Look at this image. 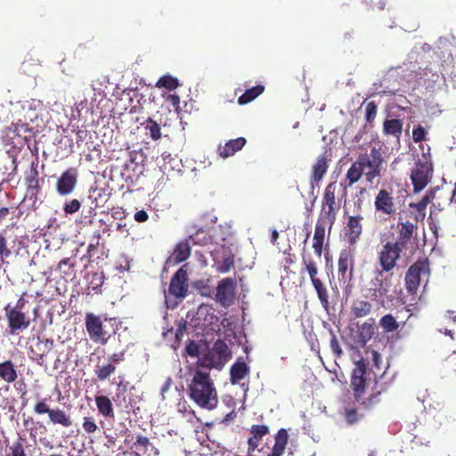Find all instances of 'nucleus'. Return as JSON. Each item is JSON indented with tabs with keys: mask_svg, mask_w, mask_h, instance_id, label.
<instances>
[{
	"mask_svg": "<svg viewBox=\"0 0 456 456\" xmlns=\"http://www.w3.org/2000/svg\"><path fill=\"white\" fill-rule=\"evenodd\" d=\"M191 252L190 240L184 239L175 245L170 261L173 260L174 264H180L190 257Z\"/></svg>",
	"mask_w": 456,
	"mask_h": 456,
	"instance_id": "nucleus-24",
	"label": "nucleus"
},
{
	"mask_svg": "<svg viewBox=\"0 0 456 456\" xmlns=\"http://www.w3.org/2000/svg\"><path fill=\"white\" fill-rule=\"evenodd\" d=\"M134 445L136 448L142 447L146 449L149 445H151V442L148 437L139 435L136 436V441L134 443Z\"/></svg>",
	"mask_w": 456,
	"mask_h": 456,
	"instance_id": "nucleus-60",
	"label": "nucleus"
},
{
	"mask_svg": "<svg viewBox=\"0 0 456 456\" xmlns=\"http://www.w3.org/2000/svg\"><path fill=\"white\" fill-rule=\"evenodd\" d=\"M365 168L364 153H361L357 159L352 163L346 171V177L341 185L344 189L352 187L354 183L359 182L363 175Z\"/></svg>",
	"mask_w": 456,
	"mask_h": 456,
	"instance_id": "nucleus-18",
	"label": "nucleus"
},
{
	"mask_svg": "<svg viewBox=\"0 0 456 456\" xmlns=\"http://www.w3.org/2000/svg\"><path fill=\"white\" fill-rule=\"evenodd\" d=\"M113 400L118 407L126 412H129L133 409V399L126 394L116 393Z\"/></svg>",
	"mask_w": 456,
	"mask_h": 456,
	"instance_id": "nucleus-44",
	"label": "nucleus"
},
{
	"mask_svg": "<svg viewBox=\"0 0 456 456\" xmlns=\"http://www.w3.org/2000/svg\"><path fill=\"white\" fill-rule=\"evenodd\" d=\"M80 208H81V202L77 199H73V200L66 201L63 205L62 209L65 214L72 215V214L78 212Z\"/></svg>",
	"mask_w": 456,
	"mask_h": 456,
	"instance_id": "nucleus-47",
	"label": "nucleus"
},
{
	"mask_svg": "<svg viewBox=\"0 0 456 456\" xmlns=\"http://www.w3.org/2000/svg\"><path fill=\"white\" fill-rule=\"evenodd\" d=\"M115 371L116 366L109 362L105 364L98 362L94 370V373L100 381L108 379Z\"/></svg>",
	"mask_w": 456,
	"mask_h": 456,
	"instance_id": "nucleus-37",
	"label": "nucleus"
},
{
	"mask_svg": "<svg viewBox=\"0 0 456 456\" xmlns=\"http://www.w3.org/2000/svg\"><path fill=\"white\" fill-rule=\"evenodd\" d=\"M187 240H190V244L206 246L211 241V237L208 232L202 228L197 230L194 233H191Z\"/></svg>",
	"mask_w": 456,
	"mask_h": 456,
	"instance_id": "nucleus-39",
	"label": "nucleus"
},
{
	"mask_svg": "<svg viewBox=\"0 0 456 456\" xmlns=\"http://www.w3.org/2000/svg\"><path fill=\"white\" fill-rule=\"evenodd\" d=\"M301 256L304 266L303 270L308 273L310 280L313 281V279L319 278L318 262L320 261L316 257L314 258L305 248L302 249Z\"/></svg>",
	"mask_w": 456,
	"mask_h": 456,
	"instance_id": "nucleus-23",
	"label": "nucleus"
},
{
	"mask_svg": "<svg viewBox=\"0 0 456 456\" xmlns=\"http://www.w3.org/2000/svg\"><path fill=\"white\" fill-rule=\"evenodd\" d=\"M316 293H317V296H318V298L322 304V305L327 309L330 305V301H329V292H328V289L325 286V284L322 282V281L321 280V278H317V279H313V281H311Z\"/></svg>",
	"mask_w": 456,
	"mask_h": 456,
	"instance_id": "nucleus-35",
	"label": "nucleus"
},
{
	"mask_svg": "<svg viewBox=\"0 0 456 456\" xmlns=\"http://www.w3.org/2000/svg\"><path fill=\"white\" fill-rule=\"evenodd\" d=\"M325 230L326 222L324 220H318L315 227L313 238V248L314 250L317 260L321 261L323 246L325 241Z\"/></svg>",
	"mask_w": 456,
	"mask_h": 456,
	"instance_id": "nucleus-21",
	"label": "nucleus"
},
{
	"mask_svg": "<svg viewBox=\"0 0 456 456\" xmlns=\"http://www.w3.org/2000/svg\"><path fill=\"white\" fill-rule=\"evenodd\" d=\"M34 411L38 415L47 414L53 425H60L63 428L73 425V419L69 413L59 407L50 408L45 398L36 403Z\"/></svg>",
	"mask_w": 456,
	"mask_h": 456,
	"instance_id": "nucleus-6",
	"label": "nucleus"
},
{
	"mask_svg": "<svg viewBox=\"0 0 456 456\" xmlns=\"http://www.w3.org/2000/svg\"><path fill=\"white\" fill-rule=\"evenodd\" d=\"M371 360L375 369L380 370L384 367L381 355L378 351H371Z\"/></svg>",
	"mask_w": 456,
	"mask_h": 456,
	"instance_id": "nucleus-58",
	"label": "nucleus"
},
{
	"mask_svg": "<svg viewBox=\"0 0 456 456\" xmlns=\"http://www.w3.org/2000/svg\"><path fill=\"white\" fill-rule=\"evenodd\" d=\"M188 273L183 267L179 268L172 276L168 292L177 298H184L188 293Z\"/></svg>",
	"mask_w": 456,
	"mask_h": 456,
	"instance_id": "nucleus-15",
	"label": "nucleus"
},
{
	"mask_svg": "<svg viewBox=\"0 0 456 456\" xmlns=\"http://www.w3.org/2000/svg\"><path fill=\"white\" fill-rule=\"evenodd\" d=\"M230 357L229 348L222 339H217L212 347L200 361V365L208 369L221 368L224 362Z\"/></svg>",
	"mask_w": 456,
	"mask_h": 456,
	"instance_id": "nucleus-7",
	"label": "nucleus"
},
{
	"mask_svg": "<svg viewBox=\"0 0 456 456\" xmlns=\"http://www.w3.org/2000/svg\"><path fill=\"white\" fill-rule=\"evenodd\" d=\"M354 255L347 249H343L339 253L338 261V273L339 280L343 283H349L354 276Z\"/></svg>",
	"mask_w": 456,
	"mask_h": 456,
	"instance_id": "nucleus-16",
	"label": "nucleus"
},
{
	"mask_svg": "<svg viewBox=\"0 0 456 456\" xmlns=\"http://www.w3.org/2000/svg\"><path fill=\"white\" fill-rule=\"evenodd\" d=\"M433 174V165L425 158L424 161H418L411 173V180L415 192L422 191L430 182Z\"/></svg>",
	"mask_w": 456,
	"mask_h": 456,
	"instance_id": "nucleus-9",
	"label": "nucleus"
},
{
	"mask_svg": "<svg viewBox=\"0 0 456 456\" xmlns=\"http://www.w3.org/2000/svg\"><path fill=\"white\" fill-rule=\"evenodd\" d=\"M25 184L30 198L37 200V195L41 191V186L38 179V171L36 167L32 168L29 175L25 176Z\"/></svg>",
	"mask_w": 456,
	"mask_h": 456,
	"instance_id": "nucleus-27",
	"label": "nucleus"
},
{
	"mask_svg": "<svg viewBox=\"0 0 456 456\" xmlns=\"http://www.w3.org/2000/svg\"><path fill=\"white\" fill-rule=\"evenodd\" d=\"M288 432L284 428H281L275 436V443L272 449V452L268 456H282L284 453L286 445L288 444Z\"/></svg>",
	"mask_w": 456,
	"mask_h": 456,
	"instance_id": "nucleus-31",
	"label": "nucleus"
},
{
	"mask_svg": "<svg viewBox=\"0 0 456 456\" xmlns=\"http://www.w3.org/2000/svg\"><path fill=\"white\" fill-rule=\"evenodd\" d=\"M367 362L362 357L354 362V368L350 378V387L355 402L364 410H371L381 402V394L386 390L385 387L378 388V383L371 389V393L365 397Z\"/></svg>",
	"mask_w": 456,
	"mask_h": 456,
	"instance_id": "nucleus-1",
	"label": "nucleus"
},
{
	"mask_svg": "<svg viewBox=\"0 0 456 456\" xmlns=\"http://www.w3.org/2000/svg\"><path fill=\"white\" fill-rule=\"evenodd\" d=\"M450 418L449 410L444 407L434 415L435 421L440 426L448 422Z\"/></svg>",
	"mask_w": 456,
	"mask_h": 456,
	"instance_id": "nucleus-54",
	"label": "nucleus"
},
{
	"mask_svg": "<svg viewBox=\"0 0 456 456\" xmlns=\"http://www.w3.org/2000/svg\"><path fill=\"white\" fill-rule=\"evenodd\" d=\"M391 286L392 274L383 273V271H375L374 276L364 289V297L385 306V304L393 297V296H388Z\"/></svg>",
	"mask_w": 456,
	"mask_h": 456,
	"instance_id": "nucleus-3",
	"label": "nucleus"
},
{
	"mask_svg": "<svg viewBox=\"0 0 456 456\" xmlns=\"http://www.w3.org/2000/svg\"><path fill=\"white\" fill-rule=\"evenodd\" d=\"M95 404L98 411L105 418H114V408L111 400L107 395L95 396Z\"/></svg>",
	"mask_w": 456,
	"mask_h": 456,
	"instance_id": "nucleus-30",
	"label": "nucleus"
},
{
	"mask_svg": "<svg viewBox=\"0 0 456 456\" xmlns=\"http://www.w3.org/2000/svg\"><path fill=\"white\" fill-rule=\"evenodd\" d=\"M18 379V371L12 360L0 362V379L7 384L13 383Z\"/></svg>",
	"mask_w": 456,
	"mask_h": 456,
	"instance_id": "nucleus-26",
	"label": "nucleus"
},
{
	"mask_svg": "<svg viewBox=\"0 0 456 456\" xmlns=\"http://www.w3.org/2000/svg\"><path fill=\"white\" fill-rule=\"evenodd\" d=\"M214 267L219 273H229L234 267V256L229 253L221 261H216Z\"/></svg>",
	"mask_w": 456,
	"mask_h": 456,
	"instance_id": "nucleus-40",
	"label": "nucleus"
},
{
	"mask_svg": "<svg viewBox=\"0 0 456 456\" xmlns=\"http://www.w3.org/2000/svg\"><path fill=\"white\" fill-rule=\"evenodd\" d=\"M77 170L69 167L65 170L56 181V191L60 196H68L71 194L77 183Z\"/></svg>",
	"mask_w": 456,
	"mask_h": 456,
	"instance_id": "nucleus-13",
	"label": "nucleus"
},
{
	"mask_svg": "<svg viewBox=\"0 0 456 456\" xmlns=\"http://www.w3.org/2000/svg\"><path fill=\"white\" fill-rule=\"evenodd\" d=\"M249 373V367L243 361H236L230 370V381L232 384L239 383Z\"/></svg>",
	"mask_w": 456,
	"mask_h": 456,
	"instance_id": "nucleus-28",
	"label": "nucleus"
},
{
	"mask_svg": "<svg viewBox=\"0 0 456 456\" xmlns=\"http://www.w3.org/2000/svg\"><path fill=\"white\" fill-rule=\"evenodd\" d=\"M403 132V121L396 118L386 119L383 123V133L399 138Z\"/></svg>",
	"mask_w": 456,
	"mask_h": 456,
	"instance_id": "nucleus-34",
	"label": "nucleus"
},
{
	"mask_svg": "<svg viewBox=\"0 0 456 456\" xmlns=\"http://www.w3.org/2000/svg\"><path fill=\"white\" fill-rule=\"evenodd\" d=\"M179 85L178 79L169 74L162 76L156 83L158 88H166L169 91L176 89Z\"/></svg>",
	"mask_w": 456,
	"mask_h": 456,
	"instance_id": "nucleus-42",
	"label": "nucleus"
},
{
	"mask_svg": "<svg viewBox=\"0 0 456 456\" xmlns=\"http://www.w3.org/2000/svg\"><path fill=\"white\" fill-rule=\"evenodd\" d=\"M428 264L426 261H417L411 265L405 274V286L409 293H415L420 283L421 274H428Z\"/></svg>",
	"mask_w": 456,
	"mask_h": 456,
	"instance_id": "nucleus-12",
	"label": "nucleus"
},
{
	"mask_svg": "<svg viewBox=\"0 0 456 456\" xmlns=\"http://www.w3.org/2000/svg\"><path fill=\"white\" fill-rule=\"evenodd\" d=\"M269 429L265 425H253L250 428V433L254 437L261 440L264 436L268 434Z\"/></svg>",
	"mask_w": 456,
	"mask_h": 456,
	"instance_id": "nucleus-53",
	"label": "nucleus"
},
{
	"mask_svg": "<svg viewBox=\"0 0 456 456\" xmlns=\"http://www.w3.org/2000/svg\"><path fill=\"white\" fill-rule=\"evenodd\" d=\"M142 125L144 126L145 130L149 132L150 136L153 141L160 139V125L158 122L153 120L151 118H148Z\"/></svg>",
	"mask_w": 456,
	"mask_h": 456,
	"instance_id": "nucleus-43",
	"label": "nucleus"
},
{
	"mask_svg": "<svg viewBox=\"0 0 456 456\" xmlns=\"http://www.w3.org/2000/svg\"><path fill=\"white\" fill-rule=\"evenodd\" d=\"M400 208V201L394 197L392 189L382 188L374 198L375 214L385 219L396 215Z\"/></svg>",
	"mask_w": 456,
	"mask_h": 456,
	"instance_id": "nucleus-4",
	"label": "nucleus"
},
{
	"mask_svg": "<svg viewBox=\"0 0 456 456\" xmlns=\"http://www.w3.org/2000/svg\"><path fill=\"white\" fill-rule=\"evenodd\" d=\"M74 266H75V264L70 262V258L66 257V258L61 259L59 262L57 268L60 271H62V273L65 275H70L73 271Z\"/></svg>",
	"mask_w": 456,
	"mask_h": 456,
	"instance_id": "nucleus-50",
	"label": "nucleus"
},
{
	"mask_svg": "<svg viewBox=\"0 0 456 456\" xmlns=\"http://www.w3.org/2000/svg\"><path fill=\"white\" fill-rule=\"evenodd\" d=\"M365 168H369V172L377 177L381 175L382 164L384 158L382 156L381 148L373 147L370 154L364 153Z\"/></svg>",
	"mask_w": 456,
	"mask_h": 456,
	"instance_id": "nucleus-20",
	"label": "nucleus"
},
{
	"mask_svg": "<svg viewBox=\"0 0 456 456\" xmlns=\"http://www.w3.org/2000/svg\"><path fill=\"white\" fill-rule=\"evenodd\" d=\"M433 198V193H427L419 202L410 203V208L417 212L414 216L416 222H422L425 219L426 208Z\"/></svg>",
	"mask_w": 456,
	"mask_h": 456,
	"instance_id": "nucleus-32",
	"label": "nucleus"
},
{
	"mask_svg": "<svg viewBox=\"0 0 456 456\" xmlns=\"http://www.w3.org/2000/svg\"><path fill=\"white\" fill-rule=\"evenodd\" d=\"M372 304L363 299H356L352 303L351 314L354 318H363L370 314Z\"/></svg>",
	"mask_w": 456,
	"mask_h": 456,
	"instance_id": "nucleus-29",
	"label": "nucleus"
},
{
	"mask_svg": "<svg viewBox=\"0 0 456 456\" xmlns=\"http://www.w3.org/2000/svg\"><path fill=\"white\" fill-rule=\"evenodd\" d=\"M237 282L235 278L227 277L218 281L216 289V301L224 307L231 306L236 297Z\"/></svg>",
	"mask_w": 456,
	"mask_h": 456,
	"instance_id": "nucleus-10",
	"label": "nucleus"
},
{
	"mask_svg": "<svg viewBox=\"0 0 456 456\" xmlns=\"http://www.w3.org/2000/svg\"><path fill=\"white\" fill-rule=\"evenodd\" d=\"M362 220L363 216L362 215L348 217L345 236L350 245H354L359 240L362 232Z\"/></svg>",
	"mask_w": 456,
	"mask_h": 456,
	"instance_id": "nucleus-19",
	"label": "nucleus"
},
{
	"mask_svg": "<svg viewBox=\"0 0 456 456\" xmlns=\"http://www.w3.org/2000/svg\"><path fill=\"white\" fill-rule=\"evenodd\" d=\"M38 346H42L44 347L43 353L48 354L53 348V340L51 338H43L39 341Z\"/></svg>",
	"mask_w": 456,
	"mask_h": 456,
	"instance_id": "nucleus-61",
	"label": "nucleus"
},
{
	"mask_svg": "<svg viewBox=\"0 0 456 456\" xmlns=\"http://www.w3.org/2000/svg\"><path fill=\"white\" fill-rule=\"evenodd\" d=\"M378 107L374 102H370L365 107V119L368 123H372L377 116Z\"/></svg>",
	"mask_w": 456,
	"mask_h": 456,
	"instance_id": "nucleus-49",
	"label": "nucleus"
},
{
	"mask_svg": "<svg viewBox=\"0 0 456 456\" xmlns=\"http://www.w3.org/2000/svg\"><path fill=\"white\" fill-rule=\"evenodd\" d=\"M417 230V226L410 221L400 224L398 240L394 243L398 244L399 247L404 248L407 243L411 240L413 233Z\"/></svg>",
	"mask_w": 456,
	"mask_h": 456,
	"instance_id": "nucleus-25",
	"label": "nucleus"
},
{
	"mask_svg": "<svg viewBox=\"0 0 456 456\" xmlns=\"http://www.w3.org/2000/svg\"><path fill=\"white\" fill-rule=\"evenodd\" d=\"M336 183H330L324 191V194L322 200L321 218L319 220H324L328 222L330 229L334 224L337 214L340 208V204L336 201Z\"/></svg>",
	"mask_w": 456,
	"mask_h": 456,
	"instance_id": "nucleus-5",
	"label": "nucleus"
},
{
	"mask_svg": "<svg viewBox=\"0 0 456 456\" xmlns=\"http://www.w3.org/2000/svg\"><path fill=\"white\" fill-rule=\"evenodd\" d=\"M403 249L398 244L392 241L383 245L378 253V262L381 267L379 271H383V273L392 271L396 266Z\"/></svg>",
	"mask_w": 456,
	"mask_h": 456,
	"instance_id": "nucleus-8",
	"label": "nucleus"
},
{
	"mask_svg": "<svg viewBox=\"0 0 456 456\" xmlns=\"http://www.w3.org/2000/svg\"><path fill=\"white\" fill-rule=\"evenodd\" d=\"M4 311L10 334L13 335L18 330H23L28 328L30 321L25 313L21 311V305H16L14 307H10L8 305L4 307Z\"/></svg>",
	"mask_w": 456,
	"mask_h": 456,
	"instance_id": "nucleus-11",
	"label": "nucleus"
},
{
	"mask_svg": "<svg viewBox=\"0 0 456 456\" xmlns=\"http://www.w3.org/2000/svg\"><path fill=\"white\" fill-rule=\"evenodd\" d=\"M24 439L20 437L17 441L13 442L11 445H6L4 456H27Z\"/></svg>",
	"mask_w": 456,
	"mask_h": 456,
	"instance_id": "nucleus-38",
	"label": "nucleus"
},
{
	"mask_svg": "<svg viewBox=\"0 0 456 456\" xmlns=\"http://www.w3.org/2000/svg\"><path fill=\"white\" fill-rule=\"evenodd\" d=\"M129 381L123 379H120L118 383V387L116 393H122L126 394L129 388Z\"/></svg>",
	"mask_w": 456,
	"mask_h": 456,
	"instance_id": "nucleus-64",
	"label": "nucleus"
},
{
	"mask_svg": "<svg viewBox=\"0 0 456 456\" xmlns=\"http://www.w3.org/2000/svg\"><path fill=\"white\" fill-rule=\"evenodd\" d=\"M376 325L375 319L370 318L359 326V338L360 341L365 345L372 338L375 334Z\"/></svg>",
	"mask_w": 456,
	"mask_h": 456,
	"instance_id": "nucleus-33",
	"label": "nucleus"
},
{
	"mask_svg": "<svg viewBox=\"0 0 456 456\" xmlns=\"http://www.w3.org/2000/svg\"><path fill=\"white\" fill-rule=\"evenodd\" d=\"M330 349L335 355L336 358H340L343 354V351L341 349L340 344L334 333H331V338H330Z\"/></svg>",
	"mask_w": 456,
	"mask_h": 456,
	"instance_id": "nucleus-55",
	"label": "nucleus"
},
{
	"mask_svg": "<svg viewBox=\"0 0 456 456\" xmlns=\"http://www.w3.org/2000/svg\"><path fill=\"white\" fill-rule=\"evenodd\" d=\"M108 362L114 364L115 366L125 360V353H114L108 357Z\"/></svg>",
	"mask_w": 456,
	"mask_h": 456,
	"instance_id": "nucleus-59",
	"label": "nucleus"
},
{
	"mask_svg": "<svg viewBox=\"0 0 456 456\" xmlns=\"http://www.w3.org/2000/svg\"><path fill=\"white\" fill-rule=\"evenodd\" d=\"M185 350L190 356H197L199 354V346L194 341H191L186 346Z\"/></svg>",
	"mask_w": 456,
	"mask_h": 456,
	"instance_id": "nucleus-63",
	"label": "nucleus"
},
{
	"mask_svg": "<svg viewBox=\"0 0 456 456\" xmlns=\"http://www.w3.org/2000/svg\"><path fill=\"white\" fill-rule=\"evenodd\" d=\"M331 159L327 152L317 157L311 167L310 184L313 189L319 187L321 182L326 175Z\"/></svg>",
	"mask_w": 456,
	"mask_h": 456,
	"instance_id": "nucleus-14",
	"label": "nucleus"
},
{
	"mask_svg": "<svg viewBox=\"0 0 456 456\" xmlns=\"http://www.w3.org/2000/svg\"><path fill=\"white\" fill-rule=\"evenodd\" d=\"M167 102H168L175 110L180 108V97L176 94H168L165 96Z\"/></svg>",
	"mask_w": 456,
	"mask_h": 456,
	"instance_id": "nucleus-57",
	"label": "nucleus"
},
{
	"mask_svg": "<svg viewBox=\"0 0 456 456\" xmlns=\"http://www.w3.org/2000/svg\"><path fill=\"white\" fill-rule=\"evenodd\" d=\"M187 393L190 399L201 409L212 411L217 407V391L208 372L196 370L188 384Z\"/></svg>",
	"mask_w": 456,
	"mask_h": 456,
	"instance_id": "nucleus-2",
	"label": "nucleus"
},
{
	"mask_svg": "<svg viewBox=\"0 0 456 456\" xmlns=\"http://www.w3.org/2000/svg\"><path fill=\"white\" fill-rule=\"evenodd\" d=\"M427 134H428V133H427L426 129L422 126L418 125L412 130V140L415 142H420L426 141Z\"/></svg>",
	"mask_w": 456,
	"mask_h": 456,
	"instance_id": "nucleus-51",
	"label": "nucleus"
},
{
	"mask_svg": "<svg viewBox=\"0 0 456 456\" xmlns=\"http://www.w3.org/2000/svg\"><path fill=\"white\" fill-rule=\"evenodd\" d=\"M110 83V78L108 76H102L101 77L97 78L96 80H93L91 86L94 91H96L98 88L96 87V84L99 86H107V85Z\"/></svg>",
	"mask_w": 456,
	"mask_h": 456,
	"instance_id": "nucleus-62",
	"label": "nucleus"
},
{
	"mask_svg": "<svg viewBox=\"0 0 456 456\" xmlns=\"http://www.w3.org/2000/svg\"><path fill=\"white\" fill-rule=\"evenodd\" d=\"M379 325L383 330L387 333L395 332L399 328V322L391 314H387L382 316L379 320Z\"/></svg>",
	"mask_w": 456,
	"mask_h": 456,
	"instance_id": "nucleus-41",
	"label": "nucleus"
},
{
	"mask_svg": "<svg viewBox=\"0 0 456 456\" xmlns=\"http://www.w3.org/2000/svg\"><path fill=\"white\" fill-rule=\"evenodd\" d=\"M12 255V249L8 246V240L4 232H0V264H7V259Z\"/></svg>",
	"mask_w": 456,
	"mask_h": 456,
	"instance_id": "nucleus-45",
	"label": "nucleus"
},
{
	"mask_svg": "<svg viewBox=\"0 0 456 456\" xmlns=\"http://www.w3.org/2000/svg\"><path fill=\"white\" fill-rule=\"evenodd\" d=\"M82 427L87 434L94 433L98 429L97 424L93 417H84Z\"/></svg>",
	"mask_w": 456,
	"mask_h": 456,
	"instance_id": "nucleus-52",
	"label": "nucleus"
},
{
	"mask_svg": "<svg viewBox=\"0 0 456 456\" xmlns=\"http://www.w3.org/2000/svg\"><path fill=\"white\" fill-rule=\"evenodd\" d=\"M445 367L450 372L456 375V352H453L446 358Z\"/></svg>",
	"mask_w": 456,
	"mask_h": 456,
	"instance_id": "nucleus-56",
	"label": "nucleus"
},
{
	"mask_svg": "<svg viewBox=\"0 0 456 456\" xmlns=\"http://www.w3.org/2000/svg\"><path fill=\"white\" fill-rule=\"evenodd\" d=\"M247 140L244 137L229 140L224 146L219 145L217 149L218 155L223 159L233 156L240 151L246 144Z\"/></svg>",
	"mask_w": 456,
	"mask_h": 456,
	"instance_id": "nucleus-22",
	"label": "nucleus"
},
{
	"mask_svg": "<svg viewBox=\"0 0 456 456\" xmlns=\"http://www.w3.org/2000/svg\"><path fill=\"white\" fill-rule=\"evenodd\" d=\"M86 331L90 338L94 342H100L102 345L106 344L107 338L103 330V325L101 318L93 313H87L85 318Z\"/></svg>",
	"mask_w": 456,
	"mask_h": 456,
	"instance_id": "nucleus-17",
	"label": "nucleus"
},
{
	"mask_svg": "<svg viewBox=\"0 0 456 456\" xmlns=\"http://www.w3.org/2000/svg\"><path fill=\"white\" fill-rule=\"evenodd\" d=\"M264 91L265 86L263 85H257L249 89H247L245 93L238 98V103L240 105L248 104L257 98L260 94H262Z\"/></svg>",
	"mask_w": 456,
	"mask_h": 456,
	"instance_id": "nucleus-36",
	"label": "nucleus"
},
{
	"mask_svg": "<svg viewBox=\"0 0 456 456\" xmlns=\"http://www.w3.org/2000/svg\"><path fill=\"white\" fill-rule=\"evenodd\" d=\"M104 282V276L102 273H93L91 275V280L89 281V289L94 293L101 292V287Z\"/></svg>",
	"mask_w": 456,
	"mask_h": 456,
	"instance_id": "nucleus-46",
	"label": "nucleus"
},
{
	"mask_svg": "<svg viewBox=\"0 0 456 456\" xmlns=\"http://www.w3.org/2000/svg\"><path fill=\"white\" fill-rule=\"evenodd\" d=\"M344 417L346 419V422L348 425H354L356 422H358L362 415L359 414L356 409H345Z\"/></svg>",
	"mask_w": 456,
	"mask_h": 456,
	"instance_id": "nucleus-48",
	"label": "nucleus"
}]
</instances>
